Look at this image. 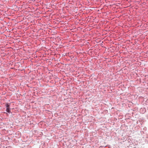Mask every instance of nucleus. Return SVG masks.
<instances>
[{
    "instance_id": "2",
    "label": "nucleus",
    "mask_w": 148,
    "mask_h": 148,
    "mask_svg": "<svg viewBox=\"0 0 148 148\" xmlns=\"http://www.w3.org/2000/svg\"><path fill=\"white\" fill-rule=\"evenodd\" d=\"M9 106H10L8 104H7V106H6L7 108H9Z\"/></svg>"
},
{
    "instance_id": "1",
    "label": "nucleus",
    "mask_w": 148,
    "mask_h": 148,
    "mask_svg": "<svg viewBox=\"0 0 148 148\" xmlns=\"http://www.w3.org/2000/svg\"><path fill=\"white\" fill-rule=\"evenodd\" d=\"M6 111L8 113H10V110L9 108H7L6 109Z\"/></svg>"
}]
</instances>
